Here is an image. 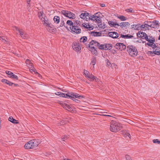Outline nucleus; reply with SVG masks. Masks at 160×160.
I'll return each instance as SVG.
<instances>
[{
    "label": "nucleus",
    "mask_w": 160,
    "mask_h": 160,
    "mask_svg": "<svg viewBox=\"0 0 160 160\" xmlns=\"http://www.w3.org/2000/svg\"><path fill=\"white\" fill-rule=\"evenodd\" d=\"M101 14V13L100 12H97L92 15H91L90 17L88 18L89 20L95 21V22L101 23V24H99L98 26L100 28H103V27L102 26V20L100 18V15Z\"/></svg>",
    "instance_id": "obj_1"
},
{
    "label": "nucleus",
    "mask_w": 160,
    "mask_h": 160,
    "mask_svg": "<svg viewBox=\"0 0 160 160\" xmlns=\"http://www.w3.org/2000/svg\"><path fill=\"white\" fill-rule=\"evenodd\" d=\"M122 128V126L121 124L112 121L111 123L110 130L112 132H117L119 131Z\"/></svg>",
    "instance_id": "obj_2"
},
{
    "label": "nucleus",
    "mask_w": 160,
    "mask_h": 160,
    "mask_svg": "<svg viewBox=\"0 0 160 160\" xmlns=\"http://www.w3.org/2000/svg\"><path fill=\"white\" fill-rule=\"evenodd\" d=\"M127 49L129 55L132 57L136 56L138 54V51L136 48L133 45L128 46Z\"/></svg>",
    "instance_id": "obj_3"
},
{
    "label": "nucleus",
    "mask_w": 160,
    "mask_h": 160,
    "mask_svg": "<svg viewBox=\"0 0 160 160\" xmlns=\"http://www.w3.org/2000/svg\"><path fill=\"white\" fill-rule=\"evenodd\" d=\"M61 13L70 19H74L75 18V14L69 11L62 10L61 11Z\"/></svg>",
    "instance_id": "obj_4"
},
{
    "label": "nucleus",
    "mask_w": 160,
    "mask_h": 160,
    "mask_svg": "<svg viewBox=\"0 0 160 160\" xmlns=\"http://www.w3.org/2000/svg\"><path fill=\"white\" fill-rule=\"evenodd\" d=\"M16 30L19 33V34L22 39H28L29 38V35L25 32L23 30L20 29L17 27H15Z\"/></svg>",
    "instance_id": "obj_5"
},
{
    "label": "nucleus",
    "mask_w": 160,
    "mask_h": 160,
    "mask_svg": "<svg viewBox=\"0 0 160 160\" xmlns=\"http://www.w3.org/2000/svg\"><path fill=\"white\" fill-rule=\"evenodd\" d=\"M91 15H92L91 13H89L86 11H82V13L79 15V17L84 20H87V19H89L88 18L90 17Z\"/></svg>",
    "instance_id": "obj_6"
},
{
    "label": "nucleus",
    "mask_w": 160,
    "mask_h": 160,
    "mask_svg": "<svg viewBox=\"0 0 160 160\" xmlns=\"http://www.w3.org/2000/svg\"><path fill=\"white\" fill-rule=\"evenodd\" d=\"M93 45H90V42L87 46V48H88V50L91 51L92 53L95 56L98 55V53L97 51L96 50L95 47L94 46H92Z\"/></svg>",
    "instance_id": "obj_7"
},
{
    "label": "nucleus",
    "mask_w": 160,
    "mask_h": 160,
    "mask_svg": "<svg viewBox=\"0 0 160 160\" xmlns=\"http://www.w3.org/2000/svg\"><path fill=\"white\" fill-rule=\"evenodd\" d=\"M116 49L118 50L122 51L125 50L126 48V46L122 43H117L114 46Z\"/></svg>",
    "instance_id": "obj_8"
},
{
    "label": "nucleus",
    "mask_w": 160,
    "mask_h": 160,
    "mask_svg": "<svg viewBox=\"0 0 160 160\" xmlns=\"http://www.w3.org/2000/svg\"><path fill=\"white\" fill-rule=\"evenodd\" d=\"M90 45H93L94 44L97 43V47H98L99 49L103 50H105V43L103 44H100L98 42L94 40H92L90 42Z\"/></svg>",
    "instance_id": "obj_9"
},
{
    "label": "nucleus",
    "mask_w": 160,
    "mask_h": 160,
    "mask_svg": "<svg viewBox=\"0 0 160 160\" xmlns=\"http://www.w3.org/2000/svg\"><path fill=\"white\" fill-rule=\"evenodd\" d=\"M70 29L72 32L77 34H79L81 32V29L77 25H74V26L72 27H70Z\"/></svg>",
    "instance_id": "obj_10"
},
{
    "label": "nucleus",
    "mask_w": 160,
    "mask_h": 160,
    "mask_svg": "<svg viewBox=\"0 0 160 160\" xmlns=\"http://www.w3.org/2000/svg\"><path fill=\"white\" fill-rule=\"evenodd\" d=\"M107 36H108L113 39H116L118 37L119 34L117 32H109Z\"/></svg>",
    "instance_id": "obj_11"
},
{
    "label": "nucleus",
    "mask_w": 160,
    "mask_h": 160,
    "mask_svg": "<svg viewBox=\"0 0 160 160\" xmlns=\"http://www.w3.org/2000/svg\"><path fill=\"white\" fill-rule=\"evenodd\" d=\"M31 143L32 144L31 146L32 147V148L37 147L40 143L39 140L38 139H32L30 140Z\"/></svg>",
    "instance_id": "obj_12"
},
{
    "label": "nucleus",
    "mask_w": 160,
    "mask_h": 160,
    "mask_svg": "<svg viewBox=\"0 0 160 160\" xmlns=\"http://www.w3.org/2000/svg\"><path fill=\"white\" fill-rule=\"evenodd\" d=\"M79 42H74L73 43L72 47L73 49L76 51H78L81 49V47L79 45Z\"/></svg>",
    "instance_id": "obj_13"
},
{
    "label": "nucleus",
    "mask_w": 160,
    "mask_h": 160,
    "mask_svg": "<svg viewBox=\"0 0 160 160\" xmlns=\"http://www.w3.org/2000/svg\"><path fill=\"white\" fill-rule=\"evenodd\" d=\"M56 95H58L60 97L65 98H68L70 97L69 96V92L67 93H65L62 92H57L55 93Z\"/></svg>",
    "instance_id": "obj_14"
},
{
    "label": "nucleus",
    "mask_w": 160,
    "mask_h": 160,
    "mask_svg": "<svg viewBox=\"0 0 160 160\" xmlns=\"http://www.w3.org/2000/svg\"><path fill=\"white\" fill-rule=\"evenodd\" d=\"M61 105L65 109L68 111L72 112L73 111L72 108H71L70 106L67 104L65 103H61Z\"/></svg>",
    "instance_id": "obj_15"
},
{
    "label": "nucleus",
    "mask_w": 160,
    "mask_h": 160,
    "mask_svg": "<svg viewBox=\"0 0 160 160\" xmlns=\"http://www.w3.org/2000/svg\"><path fill=\"white\" fill-rule=\"evenodd\" d=\"M153 38H152V39H150L149 38V37L148 35L146 34L144 37H143V39H145V40L148 42L146 43H145V45L146 46L148 44H151V43L152 42L153 40Z\"/></svg>",
    "instance_id": "obj_16"
},
{
    "label": "nucleus",
    "mask_w": 160,
    "mask_h": 160,
    "mask_svg": "<svg viewBox=\"0 0 160 160\" xmlns=\"http://www.w3.org/2000/svg\"><path fill=\"white\" fill-rule=\"evenodd\" d=\"M69 94L70 95H71V96H73L76 98L81 99L84 98V96L79 95L78 94L73 92H69Z\"/></svg>",
    "instance_id": "obj_17"
},
{
    "label": "nucleus",
    "mask_w": 160,
    "mask_h": 160,
    "mask_svg": "<svg viewBox=\"0 0 160 160\" xmlns=\"http://www.w3.org/2000/svg\"><path fill=\"white\" fill-rule=\"evenodd\" d=\"M88 79L91 82L94 81L96 82H99L98 79L96 77L94 76L93 75L91 74L88 77Z\"/></svg>",
    "instance_id": "obj_18"
},
{
    "label": "nucleus",
    "mask_w": 160,
    "mask_h": 160,
    "mask_svg": "<svg viewBox=\"0 0 160 160\" xmlns=\"http://www.w3.org/2000/svg\"><path fill=\"white\" fill-rule=\"evenodd\" d=\"M10 78L13 81H16L18 80V77L11 72H10Z\"/></svg>",
    "instance_id": "obj_19"
},
{
    "label": "nucleus",
    "mask_w": 160,
    "mask_h": 160,
    "mask_svg": "<svg viewBox=\"0 0 160 160\" xmlns=\"http://www.w3.org/2000/svg\"><path fill=\"white\" fill-rule=\"evenodd\" d=\"M120 38L125 39H130L132 38L136 39V38H134V37L133 36L130 35L129 34H128L125 35L121 34L120 36Z\"/></svg>",
    "instance_id": "obj_20"
},
{
    "label": "nucleus",
    "mask_w": 160,
    "mask_h": 160,
    "mask_svg": "<svg viewBox=\"0 0 160 160\" xmlns=\"http://www.w3.org/2000/svg\"><path fill=\"white\" fill-rule=\"evenodd\" d=\"M108 24L111 27H115L116 26L118 27L119 26V24L117 22H114L112 21H110L108 22Z\"/></svg>",
    "instance_id": "obj_21"
},
{
    "label": "nucleus",
    "mask_w": 160,
    "mask_h": 160,
    "mask_svg": "<svg viewBox=\"0 0 160 160\" xmlns=\"http://www.w3.org/2000/svg\"><path fill=\"white\" fill-rule=\"evenodd\" d=\"M146 34V33L143 32L139 31L137 33V36L139 38L143 39V37H144Z\"/></svg>",
    "instance_id": "obj_22"
},
{
    "label": "nucleus",
    "mask_w": 160,
    "mask_h": 160,
    "mask_svg": "<svg viewBox=\"0 0 160 160\" xmlns=\"http://www.w3.org/2000/svg\"><path fill=\"white\" fill-rule=\"evenodd\" d=\"M47 29L49 30V32H56V29L54 28V26L52 24L50 25L47 28Z\"/></svg>",
    "instance_id": "obj_23"
},
{
    "label": "nucleus",
    "mask_w": 160,
    "mask_h": 160,
    "mask_svg": "<svg viewBox=\"0 0 160 160\" xmlns=\"http://www.w3.org/2000/svg\"><path fill=\"white\" fill-rule=\"evenodd\" d=\"M89 33L91 34H92V35L94 37H100L102 35L101 32L95 31L91 32Z\"/></svg>",
    "instance_id": "obj_24"
},
{
    "label": "nucleus",
    "mask_w": 160,
    "mask_h": 160,
    "mask_svg": "<svg viewBox=\"0 0 160 160\" xmlns=\"http://www.w3.org/2000/svg\"><path fill=\"white\" fill-rule=\"evenodd\" d=\"M97 62V57L93 56L91 59V62L90 64H92L93 67L94 68V65Z\"/></svg>",
    "instance_id": "obj_25"
},
{
    "label": "nucleus",
    "mask_w": 160,
    "mask_h": 160,
    "mask_svg": "<svg viewBox=\"0 0 160 160\" xmlns=\"http://www.w3.org/2000/svg\"><path fill=\"white\" fill-rule=\"evenodd\" d=\"M155 41V39H154V40H153L152 42L151 43V44H148L147 45L152 48L153 49H155V48H156L158 46H157L156 44L154 43Z\"/></svg>",
    "instance_id": "obj_26"
},
{
    "label": "nucleus",
    "mask_w": 160,
    "mask_h": 160,
    "mask_svg": "<svg viewBox=\"0 0 160 160\" xmlns=\"http://www.w3.org/2000/svg\"><path fill=\"white\" fill-rule=\"evenodd\" d=\"M30 141L26 143L24 146V148L25 149H32V148L31 145L32 144L31 143Z\"/></svg>",
    "instance_id": "obj_27"
},
{
    "label": "nucleus",
    "mask_w": 160,
    "mask_h": 160,
    "mask_svg": "<svg viewBox=\"0 0 160 160\" xmlns=\"http://www.w3.org/2000/svg\"><path fill=\"white\" fill-rule=\"evenodd\" d=\"M105 50H110L112 48V45L111 44L105 43Z\"/></svg>",
    "instance_id": "obj_28"
},
{
    "label": "nucleus",
    "mask_w": 160,
    "mask_h": 160,
    "mask_svg": "<svg viewBox=\"0 0 160 160\" xmlns=\"http://www.w3.org/2000/svg\"><path fill=\"white\" fill-rule=\"evenodd\" d=\"M53 20L55 23L58 24L60 22V17L58 16H55L53 18Z\"/></svg>",
    "instance_id": "obj_29"
},
{
    "label": "nucleus",
    "mask_w": 160,
    "mask_h": 160,
    "mask_svg": "<svg viewBox=\"0 0 160 160\" xmlns=\"http://www.w3.org/2000/svg\"><path fill=\"white\" fill-rule=\"evenodd\" d=\"M70 97L68 98H70L71 99L73 100L74 102H77V103H79L80 101L79 100L75 98L73 96H71V95H69Z\"/></svg>",
    "instance_id": "obj_30"
},
{
    "label": "nucleus",
    "mask_w": 160,
    "mask_h": 160,
    "mask_svg": "<svg viewBox=\"0 0 160 160\" xmlns=\"http://www.w3.org/2000/svg\"><path fill=\"white\" fill-rule=\"evenodd\" d=\"M87 40V38L86 36H83L81 37L80 39V41L81 42L84 43Z\"/></svg>",
    "instance_id": "obj_31"
},
{
    "label": "nucleus",
    "mask_w": 160,
    "mask_h": 160,
    "mask_svg": "<svg viewBox=\"0 0 160 160\" xmlns=\"http://www.w3.org/2000/svg\"><path fill=\"white\" fill-rule=\"evenodd\" d=\"M11 122L14 124H17L19 123L18 121L13 118L12 116H11Z\"/></svg>",
    "instance_id": "obj_32"
},
{
    "label": "nucleus",
    "mask_w": 160,
    "mask_h": 160,
    "mask_svg": "<svg viewBox=\"0 0 160 160\" xmlns=\"http://www.w3.org/2000/svg\"><path fill=\"white\" fill-rule=\"evenodd\" d=\"M118 18L122 21H125L127 20V18L123 15H120L118 16Z\"/></svg>",
    "instance_id": "obj_33"
},
{
    "label": "nucleus",
    "mask_w": 160,
    "mask_h": 160,
    "mask_svg": "<svg viewBox=\"0 0 160 160\" xmlns=\"http://www.w3.org/2000/svg\"><path fill=\"white\" fill-rule=\"evenodd\" d=\"M66 23L67 24L70 26H71V27H72L74 26V22L70 20H68L67 22Z\"/></svg>",
    "instance_id": "obj_34"
},
{
    "label": "nucleus",
    "mask_w": 160,
    "mask_h": 160,
    "mask_svg": "<svg viewBox=\"0 0 160 160\" xmlns=\"http://www.w3.org/2000/svg\"><path fill=\"white\" fill-rule=\"evenodd\" d=\"M43 14V11L39 12H38V15L39 18L41 20L42 19V18H43L42 17V15Z\"/></svg>",
    "instance_id": "obj_35"
},
{
    "label": "nucleus",
    "mask_w": 160,
    "mask_h": 160,
    "mask_svg": "<svg viewBox=\"0 0 160 160\" xmlns=\"http://www.w3.org/2000/svg\"><path fill=\"white\" fill-rule=\"evenodd\" d=\"M74 22V25H78V26H81V22L79 21L78 20H76L73 21Z\"/></svg>",
    "instance_id": "obj_36"
},
{
    "label": "nucleus",
    "mask_w": 160,
    "mask_h": 160,
    "mask_svg": "<svg viewBox=\"0 0 160 160\" xmlns=\"http://www.w3.org/2000/svg\"><path fill=\"white\" fill-rule=\"evenodd\" d=\"M125 11L127 12L134 13V11L132 8H127L125 10Z\"/></svg>",
    "instance_id": "obj_37"
},
{
    "label": "nucleus",
    "mask_w": 160,
    "mask_h": 160,
    "mask_svg": "<svg viewBox=\"0 0 160 160\" xmlns=\"http://www.w3.org/2000/svg\"><path fill=\"white\" fill-rule=\"evenodd\" d=\"M153 24L156 26H157L158 27L159 26V21L157 20H154L152 22Z\"/></svg>",
    "instance_id": "obj_38"
},
{
    "label": "nucleus",
    "mask_w": 160,
    "mask_h": 160,
    "mask_svg": "<svg viewBox=\"0 0 160 160\" xmlns=\"http://www.w3.org/2000/svg\"><path fill=\"white\" fill-rule=\"evenodd\" d=\"M64 24H65V23H64V21L63 20H62L61 21V22L60 23V26L58 27V28L59 27H63V26L65 28H67V26H65L64 25Z\"/></svg>",
    "instance_id": "obj_39"
},
{
    "label": "nucleus",
    "mask_w": 160,
    "mask_h": 160,
    "mask_svg": "<svg viewBox=\"0 0 160 160\" xmlns=\"http://www.w3.org/2000/svg\"><path fill=\"white\" fill-rule=\"evenodd\" d=\"M68 122V121L62 120L60 122V124L61 125H64L67 123Z\"/></svg>",
    "instance_id": "obj_40"
},
{
    "label": "nucleus",
    "mask_w": 160,
    "mask_h": 160,
    "mask_svg": "<svg viewBox=\"0 0 160 160\" xmlns=\"http://www.w3.org/2000/svg\"><path fill=\"white\" fill-rule=\"evenodd\" d=\"M153 54L154 53L155 54L159 55H160V51H157L155 50H153L152 51Z\"/></svg>",
    "instance_id": "obj_41"
},
{
    "label": "nucleus",
    "mask_w": 160,
    "mask_h": 160,
    "mask_svg": "<svg viewBox=\"0 0 160 160\" xmlns=\"http://www.w3.org/2000/svg\"><path fill=\"white\" fill-rule=\"evenodd\" d=\"M43 18V20H42V22H43V23H45V22H47L48 21V19L47 17V16L44 15V16Z\"/></svg>",
    "instance_id": "obj_42"
},
{
    "label": "nucleus",
    "mask_w": 160,
    "mask_h": 160,
    "mask_svg": "<svg viewBox=\"0 0 160 160\" xmlns=\"http://www.w3.org/2000/svg\"><path fill=\"white\" fill-rule=\"evenodd\" d=\"M2 82L4 83H6L7 84L9 85H10V83L9 82V81H8L7 80L5 79H2Z\"/></svg>",
    "instance_id": "obj_43"
},
{
    "label": "nucleus",
    "mask_w": 160,
    "mask_h": 160,
    "mask_svg": "<svg viewBox=\"0 0 160 160\" xmlns=\"http://www.w3.org/2000/svg\"><path fill=\"white\" fill-rule=\"evenodd\" d=\"M152 142L153 143H157L158 144H160V141L158 139H154L152 140Z\"/></svg>",
    "instance_id": "obj_44"
},
{
    "label": "nucleus",
    "mask_w": 160,
    "mask_h": 160,
    "mask_svg": "<svg viewBox=\"0 0 160 160\" xmlns=\"http://www.w3.org/2000/svg\"><path fill=\"white\" fill-rule=\"evenodd\" d=\"M125 24L126 22H122L120 23V24H119V26H120L122 28L123 27H126Z\"/></svg>",
    "instance_id": "obj_45"
},
{
    "label": "nucleus",
    "mask_w": 160,
    "mask_h": 160,
    "mask_svg": "<svg viewBox=\"0 0 160 160\" xmlns=\"http://www.w3.org/2000/svg\"><path fill=\"white\" fill-rule=\"evenodd\" d=\"M134 30H139V24L137 25H134Z\"/></svg>",
    "instance_id": "obj_46"
},
{
    "label": "nucleus",
    "mask_w": 160,
    "mask_h": 160,
    "mask_svg": "<svg viewBox=\"0 0 160 160\" xmlns=\"http://www.w3.org/2000/svg\"><path fill=\"white\" fill-rule=\"evenodd\" d=\"M125 158L126 160H132L131 157L128 155H126Z\"/></svg>",
    "instance_id": "obj_47"
},
{
    "label": "nucleus",
    "mask_w": 160,
    "mask_h": 160,
    "mask_svg": "<svg viewBox=\"0 0 160 160\" xmlns=\"http://www.w3.org/2000/svg\"><path fill=\"white\" fill-rule=\"evenodd\" d=\"M43 24L44 25H45L46 27H47V28L51 24V23L49 22V21L47 22H45V23H43Z\"/></svg>",
    "instance_id": "obj_48"
},
{
    "label": "nucleus",
    "mask_w": 160,
    "mask_h": 160,
    "mask_svg": "<svg viewBox=\"0 0 160 160\" xmlns=\"http://www.w3.org/2000/svg\"><path fill=\"white\" fill-rule=\"evenodd\" d=\"M87 72H88L87 71L84 70V74L85 75V77L87 78H88V77L89 76V75H88V73H87Z\"/></svg>",
    "instance_id": "obj_49"
},
{
    "label": "nucleus",
    "mask_w": 160,
    "mask_h": 160,
    "mask_svg": "<svg viewBox=\"0 0 160 160\" xmlns=\"http://www.w3.org/2000/svg\"><path fill=\"white\" fill-rule=\"evenodd\" d=\"M85 28L88 29L89 30L93 29V28H92V27H91L89 25V24H88V27H87V25H86Z\"/></svg>",
    "instance_id": "obj_50"
},
{
    "label": "nucleus",
    "mask_w": 160,
    "mask_h": 160,
    "mask_svg": "<svg viewBox=\"0 0 160 160\" xmlns=\"http://www.w3.org/2000/svg\"><path fill=\"white\" fill-rule=\"evenodd\" d=\"M68 138V136L65 135L62 138L61 140L62 141H65V140H67Z\"/></svg>",
    "instance_id": "obj_51"
},
{
    "label": "nucleus",
    "mask_w": 160,
    "mask_h": 160,
    "mask_svg": "<svg viewBox=\"0 0 160 160\" xmlns=\"http://www.w3.org/2000/svg\"><path fill=\"white\" fill-rule=\"evenodd\" d=\"M106 62L107 64V66H110V67L111 66H112L110 62V61L108 60L107 59L106 60Z\"/></svg>",
    "instance_id": "obj_52"
},
{
    "label": "nucleus",
    "mask_w": 160,
    "mask_h": 160,
    "mask_svg": "<svg viewBox=\"0 0 160 160\" xmlns=\"http://www.w3.org/2000/svg\"><path fill=\"white\" fill-rule=\"evenodd\" d=\"M13 85H14V86L15 87H18L19 85L18 84H15L12 82H11V86H12Z\"/></svg>",
    "instance_id": "obj_53"
},
{
    "label": "nucleus",
    "mask_w": 160,
    "mask_h": 160,
    "mask_svg": "<svg viewBox=\"0 0 160 160\" xmlns=\"http://www.w3.org/2000/svg\"><path fill=\"white\" fill-rule=\"evenodd\" d=\"M139 30H140V29H144L145 28V26L143 25V24L141 25L140 24H139Z\"/></svg>",
    "instance_id": "obj_54"
},
{
    "label": "nucleus",
    "mask_w": 160,
    "mask_h": 160,
    "mask_svg": "<svg viewBox=\"0 0 160 160\" xmlns=\"http://www.w3.org/2000/svg\"><path fill=\"white\" fill-rule=\"evenodd\" d=\"M151 26H150V27L151 28H153L154 29H155L156 28H157V26H156L155 25H154L153 23L152 22L151 23Z\"/></svg>",
    "instance_id": "obj_55"
},
{
    "label": "nucleus",
    "mask_w": 160,
    "mask_h": 160,
    "mask_svg": "<svg viewBox=\"0 0 160 160\" xmlns=\"http://www.w3.org/2000/svg\"><path fill=\"white\" fill-rule=\"evenodd\" d=\"M125 134L126 135V137H128L129 138H131V136L129 133L128 132H126L125 133Z\"/></svg>",
    "instance_id": "obj_56"
},
{
    "label": "nucleus",
    "mask_w": 160,
    "mask_h": 160,
    "mask_svg": "<svg viewBox=\"0 0 160 160\" xmlns=\"http://www.w3.org/2000/svg\"><path fill=\"white\" fill-rule=\"evenodd\" d=\"M152 22H151V21H147V24L148 25V26L150 27V26L151 25V23Z\"/></svg>",
    "instance_id": "obj_57"
},
{
    "label": "nucleus",
    "mask_w": 160,
    "mask_h": 160,
    "mask_svg": "<svg viewBox=\"0 0 160 160\" xmlns=\"http://www.w3.org/2000/svg\"><path fill=\"white\" fill-rule=\"evenodd\" d=\"M26 61V63H29L30 64H31V66H32V65L33 64L32 63H30V61L29 59H27Z\"/></svg>",
    "instance_id": "obj_58"
},
{
    "label": "nucleus",
    "mask_w": 160,
    "mask_h": 160,
    "mask_svg": "<svg viewBox=\"0 0 160 160\" xmlns=\"http://www.w3.org/2000/svg\"><path fill=\"white\" fill-rule=\"evenodd\" d=\"M147 54L148 55H150L152 54H153V53H152V51H148V52H147Z\"/></svg>",
    "instance_id": "obj_59"
},
{
    "label": "nucleus",
    "mask_w": 160,
    "mask_h": 160,
    "mask_svg": "<svg viewBox=\"0 0 160 160\" xmlns=\"http://www.w3.org/2000/svg\"><path fill=\"white\" fill-rule=\"evenodd\" d=\"M143 25L145 26V27L147 28L148 25L147 24V21H145L144 22Z\"/></svg>",
    "instance_id": "obj_60"
},
{
    "label": "nucleus",
    "mask_w": 160,
    "mask_h": 160,
    "mask_svg": "<svg viewBox=\"0 0 160 160\" xmlns=\"http://www.w3.org/2000/svg\"><path fill=\"white\" fill-rule=\"evenodd\" d=\"M112 53L113 54H114L115 53H116L117 52V51H116L115 50H112L111 51Z\"/></svg>",
    "instance_id": "obj_61"
},
{
    "label": "nucleus",
    "mask_w": 160,
    "mask_h": 160,
    "mask_svg": "<svg viewBox=\"0 0 160 160\" xmlns=\"http://www.w3.org/2000/svg\"><path fill=\"white\" fill-rule=\"evenodd\" d=\"M148 36V37L149 38H150V39H152V38H153V40H154V39H155V37H152L151 35H149Z\"/></svg>",
    "instance_id": "obj_62"
},
{
    "label": "nucleus",
    "mask_w": 160,
    "mask_h": 160,
    "mask_svg": "<svg viewBox=\"0 0 160 160\" xmlns=\"http://www.w3.org/2000/svg\"><path fill=\"white\" fill-rule=\"evenodd\" d=\"M0 39L1 40H2V41L4 40H5V38L4 37H0Z\"/></svg>",
    "instance_id": "obj_63"
},
{
    "label": "nucleus",
    "mask_w": 160,
    "mask_h": 160,
    "mask_svg": "<svg viewBox=\"0 0 160 160\" xmlns=\"http://www.w3.org/2000/svg\"><path fill=\"white\" fill-rule=\"evenodd\" d=\"M155 50L158 51V50L160 51V47H158V46L157 48L155 49Z\"/></svg>",
    "instance_id": "obj_64"
}]
</instances>
